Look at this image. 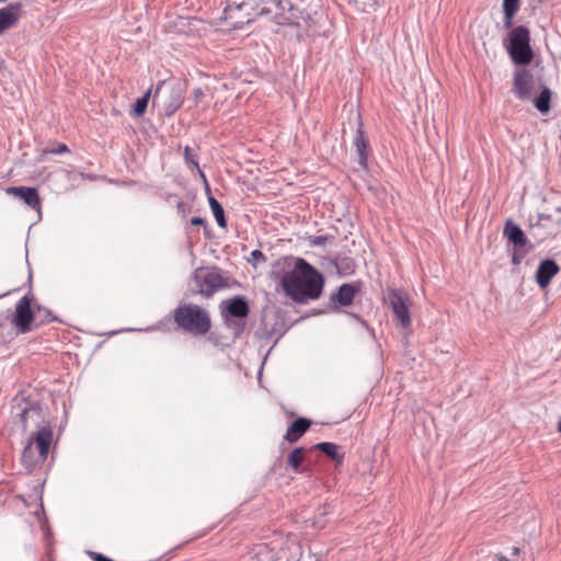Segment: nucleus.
Masks as SVG:
<instances>
[{"label": "nucleus", "instance_id": "f3484780", "mask_svg": "<svg viewBox=\"0 0 561 561\" xmlns=\"http://www.w3.org/2000/svg\"><path fill=\"white\" fill-rule=\"evenodd\" d=\"M354 146L358 154V163L363 168H367V159L369 154L368 138L359 125L354 138Z\"/></svg>", "mask_w": 561, "mask_h": 561}, {"label": "nucleus", "instance_id": "bb28decb", "mask_svg": "<svg viewBox=\"0 0 561 561\" xmlns=\"http://www.w3.org/2000/svg\"><path fill=\"white\" fill-rule=\"evenodd\" d=\"M350 3H354L358 9L365 11L373 9L378 5L379 0H347Z\"/></svg>", "mask_w": 561, "mask_h": 561}, {"label": "nucleus", "instance_id": "473e14b6", "mask_svg": "<svg viewBox=\"0 0 561 561\" xmlns=\"http://www.w3.org/2000/svg\"><path fill=\"white\" fill-rule=\"evenodd\" d=\"M191 225H193V226H203V225H205V220L203 218H201V217H193L191 219Z\"/></svg>", "mask_w": 561, "mask_h": 561}, {"label": "nucleus", "instance_id": "7ed1b4c3", "mask_svg": "<svg viewBox=\"0 0 561 561\" xmlns=\"http://www.w3.org/2000/svg\"><path fill=\"white\" fill-rule=\"evenodd\" d=\"M302 547L296 536L276 534L264 542L253 545L243 561H300Z\"/></svg>", "mask_w": 561, "mask_h": 561}, {"label": "nucleus", "instance_id": "20e7f679", "mask_svg": "<svg viewBox=\"0 0 561 561\" xmlns=\"http://www.w3.org/2000/svg\"><path fill=\"white\" fill-rule=\"evenodd\" d=\"M173 318L179 328L194 335H204L211 327L208 312L194 304L179 306L173 312Z\"/></svg>", "mask_w": 561, "mask_h": 561}, {"label": "nucleus", "instance_id": "e433bc0d", "mask_svg": "<svg viewBox=\"0 0 561 561\" xmlns=\"http://www.w3.org/2000/svg\"><path fill=\"white\" fill-rule=\"evenodd\" d=\"M558 431L561 434V417H560V421H559V424H558Z\"/></svg>", "mask_w": 561, "mask_h": 561}, {"label": "nucleus", "instance_id": "2eb2a0df", "mask_svg": "<svg viewBox=\"0 0 561 561\" xmlns=\"http://www.w3.org/2000/svg\"><path fill=\"white\" fill-rule=\"evenodd\" d=\"M503 234L511 243L514 244L516 250L524 248L528 242V239L522 228L512 220H507L505 222Z\"/></svg>", "mask_w": 561, "mask_h": 561}, {"label": "nucleus", "instance_id": "f03ea898", "mask_svg": "<svg viewBox=\"0 0 561 561\" xmlns=\"http://www.w3.org/2000/svg\"><path fill=\"white\" fill-rule=\"evenodd\" d=\"M288 5L289 2L283 0H229L222 20L229 30H237L263 14L284 15Z\"/></svg>", "mask_w": 561, "mask_h": 561}, {"label": "nucleus", "instance_id": "f257e3e1", "mask_svg": "<svg viewBox=\"0 0 561 561\" xmlns=\"http://www.w3.org/2000/svg\"><path fill=\"white\" fill-rule=\"evenodd\" d=\"M323 285L322 274L301 257L295 259L294 267L285 272L280 278L284 293L296 302L318 299Z\"/></svg>", "mask_w": 561, "mask_h": 561}, {"label": "nucleus", "instance_id": "1a4fd4ad", "mask_svg": "<svg viewBox=\"0 0 561 561\" xmlns=\"http://www.w3.org/2000/svg\"><path fill=\"white\" fill-rule=\"evenodd\" d=\"M32 297L28 295L23 296L15 306V311L12 318V323L19 329L20 332L26 333L32 330L34 313L31 308Z\"/></svg>", "mask_w": 561, "mask_h": 561}, {"label": "nucleus", "instance_id": "72a5a7b5", "mask_svg": "<svg viewBox=\"0 0 561 561\" xmlns=\"http://www.w3.org/2000/svg\"><path fill=\"white\" fill-rule=\"evenodd\" d=\"M517 252H518V250L515 249V252H514L513 257H512V261H513L514 264H519L520 260L523 257V255L519 256Z\"/></svg>", "mask_w": 561, "mask_h": 561}, {"label": "nucleus", "instance_id": "5701e85b", "mask_svg": "<svg viewBox=\"0 0 561 561\" xmlns=\"http://www.w3.org/2000/svg\"><path fill=\"white\" fill-rule=\"evenodd\" d=\"M208 202H209V206H210V208L213 210V214L215 216V219H216L218 226L221 227V228H226L227 227V221H226L225 211H224L222 206L213 196H210L208 198Z\"/></svg>", "mask_w": 561, "mask_h": 561}, {"label": "nucleus", "instance_id": "6e6552de", "mask_svg": "<svg viewBox=\"0 0 561 561\" xmlns=\"http://www.w3.org/2000/svg\"><path fill=\"white\" fill-rule=\"evenodd\" d=\"M389 305L392 309L397 322L402 328L411 324L410 316V298L409 295L401 289H391L388 293Z\"/></svg>", "mask_w": 561, "mask_h": 561}, {"label": "nucleus", "instance_id": "a211bd4d", "mask_svg": "<svg viewBox=\"0 0 561 561\" xmlns=\"http://www.w3.org/2000/svg\"><path fill=\"white\" fill-rule=\"evenodd\" d=\"M307 449L304 447L294 448L287 456L288 467L296 473H302L307 471V467L304 466L307 459Z\"/></svg>", "mask_w": 561, "mask_h": 561}, {"label": "nucleus", "instance_id": "423d86ee", "mask_svg": "<svg viewBox=\"0 0 561 561\" xmlns=\"http://www.w3.org/2000/svg\"><path fill=\"white\" fill-rule=\"evenodd\" d=\"M508 54L517 65H527L533 59L530 33L525 26H516L510 32Z\"/></svg>", "mask_w": 561, "mask_h": 561}, {"label": "nucleus", "instance_id": "6ab92c4d", "mask_svg": "<svg viewBox=\"0 0 561 561\" xmlns=\"http://www.w3.org/2000/svg\"><path fill=\"white\" fill-rule=\"evenodd\" d=\"M316 449L321 450L330 457L336 465H342L344 461V453L340 451V446L334 443L323 442L314 446Z\"/></svg>", "mask_w": 561, "mask_h": 561}, {"label": "nucleus", "instance_id": "b1692460", "mask_svg": "<svg viewBox=\"0 0 561 561\" xmlns=\"http://www.w3.org/2000/svg\"><path fill=\"white\" fill-rule=\"evenodd\" d=\"M551 91L543 88L540 94L535 99V106L541 113H547L550 110Z\"/></svg>", "mask_w": 561, "mask_h": 561}, {"label": "nucleus", "instance_id": "393cba45", "mask_svg": "<svg viewBox=\"0 0 561 561\" xmlns=\"http://www.w3.org/2000/svg\"><path fill=\"white\" fill-rule=\"evenodd\" d=\"M150 94H151V91L148 90L141 98H138L134 104V115L139 117L141 115H144V113L146 112V108L148 106V102H149V99H150Z\"/></svg>", "mask_w": 561, "mask_h": 561}, {"label": "nucleus", "instance_id": "c9c22d12", "mask_svg": "<svg viewBox=\"0 0 561 561\" xmlns=\"http://www.w3.org/2000/svg\"><path fill=\"white\" fill-rule=\"evenodd\" d=\"M164 84V82H162L156 90V93H154V99L159 95V92L161 90V87Z\"/></svg>", "mask_w": 561, "mask_h": 561}, {"label": "nucleus", "instance_id": "dca6fc26", "mask_svg": "<svg viewBox=\"0 0 561 561\" xmlns=\"http://www.w3.org/2000/svg\"><path fill=\"white\" fill-rule=\"evenodd\" d=\"M311 421L306 417L295 420L287 428L284 439L290 444L298 442L302 435L310 428Z\"/></svg>", "mask_w": 561, "mask_h": 561}, {"label": "nucleus", "instance_id": "9b49d317", "mask_svg": "<svg viewBox=\"0 0 561 561\" xmlns=\"http://www.w3.org/2000/svg\"><path fill=\"white\" fill-rule=\"evenodd\" d=\"M535 89L534 76L526 69H519L514 73L513 92L520 100H528Z\"/></svg>", "mask_w": 561, "mask_h": 561}, {"label": "nucleus", "instance_id": "cd10ccee", "mask_svg": "<svg viewBox=\"0 0 561 561\" xmlns=\"http://www.w3.org/2000/svg\"><path fill=\"white\" fill-rule=\"evenodd\" d=\"M266 261V256L260 250H253L248 257V262L253 266H256L257 263H263Z\"/></svg>", "mask_w": 561, "mask_h": 561}, {"label": "nucleus", "instance_id": "2f4dec72", "mask_svg": "<svg viewBox=\"0 0 561 561\" xmlns=\"http://www.w3.org/2000/svg\"><path fill=\"white\" fill-rule=\"evenodd\" d=\"M90 557L93 561H113L105 556L98 553V552H90Z\"/></svg>", "mask_w": 561, "mask_h": 561}, {"label": "nucleus", "instance_id": "9d476101", "mask_svg": "<svg viewBox=\"0 0 561 561\" xmlns=\"http://www.w3.org/2000/svg\"><path fill=\"white\" fill-rule=\"evenodd\" d=\"M184 100V85L179 82H169L164 84L162 104L167 115L174 114L182 105Z\"/></svg>", "mask_w": 561, "mask_h": 561}, {"label": "nucleus", "instance_id": "c756f323", "mask_svg": "<svg viewBox=\"0 0 561 561\" xmlns=\"http://www.w3.org/2000/svg\"><path fill=\"white\" fill-rule=\"evenodd\" d=\"M333 239L330 236H313L309 238V243L312 247H319L325 244L329 240Z\"/></svg>", "mask_w": 561, "mask_h": 561}, {"label": "nucleus", "instance_id": "4be33fe9", "mask_svg": "<svg viewBox=\"0 0 561 561\" xmlns=\"http://www.w3.org/2000/svg\"><path fill=\"white\" fill-rule=\"evenodd\" d=\"M227 310L232 317L244 318L249 313V306L243 298L236 297L229 300Z\"/></svg>", "mask_w": 561, "mask_h": 561}, {"label": "nucleus", "instance_id": "4468645a", "mask_svg": "<svg viewBox=\"0 0 561 561\" xmlns=\"http://www.w3.org/2000/svg\"><path fill=\"white\" fill-rule=\"evenodd\" d=\"M558 264L552 260L542 261L537 270L536 279L541 288H546L551 279L559 273Z\"/></svg>", "mask_w": 561, "mask_h": 561}, {"label": "nucleus", "instance_id": "f8f14e48", "mask_svg": "<svg viewBox=\"0 0 561 561\" xmlns=\"http://www.w3.org/2000/svg\"><path fill=\"white\" fill-rule=\"evenodd\" d=\"M23 15V5L20 2L10 3L0 9V35L14 27Z\"/></svg>", "mask_w": 561, "mask_h": 561}, {"label": "nucleus", "instance_id": "0eeeda50", "mask_svg": "<svg viewBox=\"0 0 561 561\" xmlns=\"http://www.w3.org/2000/svg\"><path fill=\"white\" fill-rule=\"evenodd\" d=\"M195 283L197 291L205 297H210L217 290L227 286V283L220 272L210 267L198 268L195 272Z\"/></svg>", "mask_w": 561, "mask_h": 561}, {"label": "nucleus", "instance_id": "aec40b11", "mask_svg": "<svg viewBox=\"0 0 561 561\" xmlns=\"http://www.w3.org/2000/svg\"><path fill=\"white\" fill-rule=\"evenodd\" d=\"M357 288L351 284L342 285L335 294V299L341 306H350L353 302Z\"/></svg>", "mask_w": 561, "mask_h": 561}, {"label": "nucleus", "instance_id": "39448f33", "mask_svg": "<svg viewBox=\"0 0 561 561\" xmlns=\"http://www.w3.org/2000/svg\"><path fill=\"white\" fill-rule=\"evenodd\" d=\"M53 440V431L48 426L41 427L30 439L23 450V461L33 466L43 463L49 451Z\"/></svg>", "mask_w": 561, "mask_h": 561}, {"label": "nucleus", "instance_id": "ddd939ff", "mask_svg": "<svg viewBox=\"0 0 561 561\" xmlns=\"http://www.w3.org/2000/svg\"><path fill=\"white\" fill-rule=\"evenodd\" d=\"M7 194L20 197L31 208L41 210V198L35 187L10 186L5 190Z\"/></svg>", "mask_w": 561, "mask_h": 561}, {"label": "nucleus", "instance_id": "f704fd0d", "mask_svg": "<svg viewBox=\"0 0 561 561\" xmlns=\"http://www.w3.org/2000/svg\"><path fill=\"white\" fill-rule=\"evenodd\" d=\"M30 413H31V411L26 410V409L21 413V420H22L24 425L26 423V417L28 416Z\"/></svg>", "mask_w": 561, "mask_h": 561}, {"label": "nucleus", "instance_id": "c85d7f7f", "mask_svg": "<svg viewBox=\"0 0 561 561\" xmlns=\"http://www.w3.org/2000/svg\"><path fill=\"white\" fill-rule=\"evenodd\" d=\"M184 158H185L186 162H187L188 164H191L193 168L197 169V170H198V172H199V174H201V176H202L204 180H206L205 174H204V173L199 170V168H198V162H197V161L193 158V156L191 154V148H190V147H187V146L184 148Z\"/></svg>", "mask_w": 561, "mask_h": 561}, {"label": "nucleus", "instance_id": "412c9836", "mask_svg": "<svg viewBox=\"0 0 561 561\" xmlns=\"http://www.w3.org/2000/svg\"><path fill=\"white\" fill-rule=\"evenodd\" d=\"M520 0H503L504 26L511 28L513 19L519 10Z\"/></svg>", "mask_w": 561, "mask_h": 561}, {"label": "nucleus", "instance_id": "7c9ffc66", "mask_svg": "<svg viewBox=\"0 0 561 561\" xmlns=\"http://www.w3.org/2000/svg\"><path fill=\"white\" fill-rule=\"evenodd\" d=\"M204 98H205V93H204L202 88H195L193 90V92H192V100H193L195 105H198L199 103H202Z\"/></svg>", "mask_w": 561, "mask_h": 561}, {"label": "nucleus", "instance_id": "a878e982", "mask_svg": "<svg viewBox=\"0 0 561 561\" xmlns=\"http://www.w3.org/2000/svg\"><path fill=\"white\" fill-rule=\"evenodd\" d=\"M70 150L68 146L64 142L58 144L54 148H45L39 151L38 154V161H44L46 159L47 154H60V153H68Z\"/></svg>", "mask_w": 561, "mask_h": 561}]
</instances>
